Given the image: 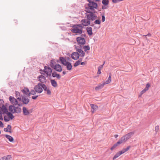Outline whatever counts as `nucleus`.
<instances>
[{
	"label": "nucleus",
	"mask_w": 160,
	"mask_h": 160,
	"mask_svg": "<svg viewBox=\"0 0 160 160\" xmlns=\"http://www.w3.org/2000/svg\"><path fill=\"white\" fill-rule=\"evenodd\" d=\"M134 134V132H131L126 134L125 135L122 136V138L124 139L123 140L125 142L131 138V137Z\"/></svg>",
	"instance_id": "423d86ee"
},
{
	"label": "nucleus",
	"mask_w": 160,
	"mask_h": 160,
	"mask_svg": "<svg viewBox=\"0 0 160 160\" xmlns=\"http://www.w3.org/2000/svg\"><path fill=\"white\" fill-rule=\"evenodd\" d=\"M86 30L89 36L92 35V28L90 27H88L86 28Z\"/></svg>",
	"instance_id": "6ab92c4d"
},
{
	"label": "nucleus",
	"mask_w": 160,
	"mask_h": 160,
	"mask_svg": "<svg viewBox=\"0 0 160 160\" xmlns=\"http://www.w3.org/2000/svg\"><path fill=\"white\" fill-rule=\"evenodd\" d=\"M102 3L105 5H107L109 3L108 0H102Z\"/></svg>",
	"instance_id": "e433bc0d"
},
{
	"label": "nucleus",
	"mask_w": 160,
	"mask_h": 160,
	"mask_svg": "<svg viewBox=\"0 0 160 160\" xmlns=\"http://www.w3.org/2000/svg\"><path fill=\"white\" fill-rule=\"evenodd\" d=\"M59 60L61 62V63L65 66L68 62H67V60L63 57H60Z\"/></svg>",
	"instance_id": "2eb2a0df"
},
{
	"label": "nucleus",
	"mask_w": 160,
	"mask_h": 160,
	"mask_svg": "<svg viewBox=\"0 0 160 160\" xmlns=\"http://www.w3.org/2000/svg\"><path fill=\"white\" fill-rule=\"evenodd\" d=\"M51 74L53 78L56 77L58 79H60L61 78L60 75L58 74L56 72H52Z\"/></svg>",
	"instance_id": "dca6fc26"
},
{
	"label": "nucleus",
	"mask_w": 160,
	"mask_h": 160,
	"mask_svg": "<svg viewBox=\"0 0 160 160\" xmlns=\"http://www.w3.org/2000/svg\"><path fill=\"white\" fill-rule=\"evenodd\" d=\"M82 58H80L79 60H78V61H79V62L80 63V62H81L82 60Z\"/></svg>",
	"instance_id": "052dcab7"
},
{
	"label": "nucleus",
	"mask_w": 160,
	"mask_h": 160,
	"mask_svg": "<svg viewBox=\"0 0 160 160\" xmlns=\"http://www.w3.org/2000/svg\"><path fill=\"white\" fill-rule=\"evenodd\" d=\"M7 114L8 116L9 119H10L11 120L12 119L14 118V116L11 112H8Z\"/></svg>",
	"instance_id": "2f4dec72"
},
{
	"label": "nucleus",
	"mask_w": 160,
	"mask_h": 160,
	"mask_svg": "<svg viewBox=\"0 0 160 160\" xmlns=\"http://www.w3.org/2000/svg\"><path fill=\"white\" fill-rule=\"evenodd\" d=\"M23 104V103H19L18 102V104L17 105H18V106H21Z\"/></svg>",
	"instance_id": "4d7b16f0"
},
{
	"label": "nucleus",
	"mask_w": 160,
	"mask_h": 160,
	"mask_svg": "<svg viewBox=\"0 0 160 160\" xmlns=\"http://www.w3.org/2000/svg\"><path fill=\"white\" fill-rule=\"evenodd\" d=\"M44 73L42 72L41 73L44 75H45L46 73L47 74V77L48 76H50L51 75V74L52 72V71L51 68L48 66H45L44 67V69L43 70H41Z\"/></svg>",
	"instance_id": "f03ea898"
},
{
	"label": "nucleus",
	"mask_w": 160,
	"mask_h": 160,
	"mask_svg": "<svg viewBox=\"0 0 160 160\" xmlns=\"http://www.w3.org/2000/svg\"><path fill=\"white\" fill-rule=\"evenodd\" d=\"M0 111L2 112V114H0L1 115L2 114L4 113H5L7 114L8 112V109L4 105L2 106V108H0Z\"/></svg>",
	"instance_id": "9b49d317"
},
{
	"label": "nucleus",
	"mask_w": 160,
	"mask_h": 160,
	"mask_svg": "<svg viewBox=\"0 0 160 160\" xmlns=\"http://www.w3.org/2000/svg\"><path fill=\"white\" fill-rule=\"evenodd\" d=\"M38 78V80L41 82L42 83H45L47 82L46 78L42 75L39 76Z\"/></svg>",
	"instance_id": "6e6552de"
},
{
	"label": "nucleus",
	"mask_w": 160,
	"mask_h": 160,
	"mask_svg": "<svg viewBox=\"0 0 160 160\" xmlns=\"http://www.w3.org/2000/svg\"><path fill=\"white\" fill-rule=\"evenodd\" d=\"M9 100L10 102L13 105H16L18 104V101L14 97L10 96L9 97Z\"/></svg>",
	"instance_id": "9d476101"
},
{
	"label": "nucleus",
	"mask_w": 160,
	"mask_h": 160,
	"mask_svg": "<svg viewBox=\"0 0 160 160\" xmlns=\"http://www.w3.org/2000/svg\"><path fill=\"white\" fill-rule=\"evenodd\" d=\"M11 156L10 155H8L6 156H4L2 158V160H9L11 158Z\"/></svg>",
	"instance_id": "7c9ffc66"
},
{
	"label": "nucleus",
	"mask_w": 160,
	"mask_h": 160,
	"mask_svg": "<svg viewBox=\"0 0 160 160\" xmlns=\"http://www.w3.org/2000/svg\"><path fill=\"white\" fill-rule=\"evenodd\" d=\"M82 47H83V48L84 49V51L85 52H86L87 50H88L90 49V47L88 45L82 46Z\"/></svg>",
	"instance_id": "4c0bfd02"
},
{
	"label": "nucleus",
	"mask_w": 160,
	"mask_h": 160,
	"mask_svg": "<svg viewBox=\"0 0 160 160\" xmlns=\"http://www.w3.org/2000/svg\"><path fill=\"white\" fill-rule=\"evenodd\" d=\"M85 62H81V65H85Z\"/></svg>",
	"instance_id": "e2e57ef3"
},
{
	"label": "nucleus",
	"mask_w": 160,
	"mask_h": 160,
	"mask_svg": "<svg viewBox=\"0 0 160 160\" xmlns=\"http://www.w3.org/2000/svg\"><path fill=\"white\" fill-rule=\"evenodd\" d=\"M124 139L122 138L120 139L116 143L117 144V145L118 146L119 145L123 142H125L123 140Z\"/></svg>",
	"instance_id": "c85d7f7f"
},
{
	"label": "nucleus",
	"mask_w": 160,
	"mask_h": 160,
	"mask_svg": "<svg viewBox=\"0 0 160 160\" xmlns=\"http://www.w3.org/2000/svg\"><path fill=\"white\" fill-rule=\"evenodd\" d=\"M150 86V85L149 83H148L146 84V87L145 88L147 89V90H148Z\"/></svg>",
	"instance_id": "09e8293b"
},
{
	"label": "nucleus",
	"mask_w": 160,
	"mask_h": 160,
	"mask_svg": "<svg viewBox=\"0 0 160 160\" xmlns=\"http://www.w3.org/2000/svg\"><path fill=\"white\" fill-rule=\"evenodd\" d=\"M4 120L5 122H8L10 120V119L8 116H5L4 117Z\"/></svg>",
	"instance_id": "58836bf2"
},
{
	"label": "nucleus",
	"mask_w": 160,
	"mask_h": 160,
	"mask_svg": "<svg viewBox=\"0 0 160 160\" xmlns=\"http://www.w3.org/2000/svg\"><path fill=\"white\" fill-rule=\"evenodd\" d=\"M0 127H3V124L2 123V122L1 121H0Z\"/></svg>",
	"instance_id": "13d9d810"
},
{
	"label": "nucleus",
	"mask_w": 160,
	"mask_h": 160,
	"mask_svg": "<svg viewBox=\"0 0 160 160\" xmlns=\"http://www.w3.org/2000/svg\"><path fill=\"white\" fill-rule=\"evenodd\" d=\"M82 33V31L81 29H78L76 33H78L81 34Z\"/></svg>",
	"instance_id": "de8ad7c7"
},
{
	"label": "nucleus",
	"mask_w": 160,
	"mask_h": 160,
	"mask_svg": "<svg viewBox=\"0 0 160 160\" xmlns=\"http://www.w3.org/2000/svg\"><path fill=\"white\" fill-rule=\"evenodd\" d=\"M17 99L19 101H22V98H21L18 97H17Z\"/></svg>",
	"instance_id": "6e6d98bb"
},
{
	"label": "nucleus",
	"mask_w": 160,
	"mask_h": 160,
	"mask_svg": "<svg viewBox=\"0 0 160 160\" xmlns=\"http://www.w3.org/2000/svg\"><path fill=\"white\" fill-rule=\"evenodd\" d=\"M22 92L24 94L28 96V93H29V90L27 88H24L23 89L21 90Z\"/></svg>",
	"instance_id": "412c9836"
},
{
	"label": "nucleus",
	"mask_w": 160,
	"mask_h": 160,
	"mask_svg": "<svg viewBox=\"0 0 160 160\" xmlns=\"http://www.w3.org/2000/svg\"><path fill=\"white\" fill-rule=\"evenodd\" d=\"M102 8L103 9H106L107 8H106V7L105 6H102Z\"/></svg>",
	"instance_id": "680f3d73"
},
{
	"label": "nucleus",
	"mask_w": 160,
	"mask_h": 160,
	"mask_svg": "<svg viewBox=\"0 0 160 160\" xmlns=\"http://www.w3.org/2000/svg\"><path fill=\"white\" fill-rule=\"evenodd\" d=\"M50 82L51 85L54 87H56L58 86L57 82L54 79H51Z\"/></svg>",
	"instance_id": "aec40b11"
},
{
	"label": "nucleus",
	"mask_w": 160,
	"mask_h": 160,
	"mask_svg": "<svg viewBox=\"0 0 160 160\" xmlns=\"http://www.w3.org/2000/svg\"><path fill=\"white\" fill-rule=\"evenodd\" d=\"M101 70H99V69H98V72H97L98 74H99L101 73Z\"/></svg>",
	"instance_id": "bf43d9fd"
},
{
	"label": "nucleus",
	"mask_w": 160,
	"mask_h": 160,
	"mask_svg": "<svg viewBox=\"0 0 160 160\" xmlns=\"http://www.w3.org/2000/svg\"><path fill=\"white\" fill-rule=\"evenodd\" d=\"M66 66L67 69L68 70H71L72 69V65L69 62H68L65 65Z\"/></svg>",
	"instance_id": "4be33fe9"
},
{
	"label": "nucleus",
	"mask_w": 160,
	"mask_h": 160,
	"mask_svg": "<svg viewBox=\"0 0 160 160\" xmlns=\"http://www.w3.org/2000/svg\"><path fill=\"white\" fill-rule=\"evenodd\" d=\"M0 119L1 120H3V119L2 116L0 115Z\"/></svg>",
	"instance_id": "69168bd1"
},
{
	"label": "nucleus",
	"mask_w": 160,
	"mask_h": 160,
	"mask_svg": "<svg viewBox=\"0 0 160 160\" xmlns=\"http://www.w3.org/2000/svg\"><path fill=\"white\" fill-rule=\"evenodd\" d=\"M105 84H106L104 82L102 84L100 85H99L97 86L95 88V90H99V89L102 88L104 86V85Z\"/></svg>",
	"instance_id": "b1692460"
},
{
	"label": "nucleus",
	"mask_w": 160,
	"mask_h": 160,
	"mask_svg": "<svg viewBox=\"0 0 160 160\" xmlns=\"http://www.w3.org/2000/svg\"><path fill=\"white\" fill-rule=\"evenodd\" d=\"M62 73L63 75H64L66 74V72L65 71H63Z\"/></svg>",
	"instance_id": "338daca9"
},
{
	"label": "nucleus",
	"mask_w": 160,
	"mask_h": 160,
	"mask_svg": "<svg viewBox=\"0 0 160 160\" xmlns=\"http://www.w3.org/2000/svg\"><path fill=\"white\" fill-rule=\"evenodd\" d=\"M151 34L150 33H148L147 35H146L145 36H151Z\"/></svg>",
	"instance_id": "0e129e2a"
},
{
	"label": "nucleus",
	"mask_w": 160,
	"mask_h": 160,
	"mask_svg": "<svg viewBox=\"0 0 160 160\" xmlns=\"http://www.w3.org/2000/svg\"><path fill=\"white\" fill-rule=\"evenodd\" d=\"M112 2L114 3H117L120 2L119 0H112Z\"/></svg>",
	"instance_id": "3c124183"
},
{
	"label": "nucleus",
	"mask_w": 160,
	"mask_h": 160,
	"mask_svg": "<svg viewBox=\"0 0 160 160\" xmlns=\"http://www.w3.org/2000/svg\"><path fill=\"white\" fill-rule=\"evenodd\" d=\"M118 146L117 145V144L115 143V144L111 148V150H113V149H114L115 148Z\"/></svg>",
	"instance_id": "a18cd8bd"
},
{
	"label": "nucleus",
	"mask_w": 160,
	"mask_h": 160,
	"mask_svg": "<svg viewBox=\"0 0 160 160\" xmlns=\"http://www.w3.org/2000/svg\"><path fill=\"white\" fill-rule=\"evenodd\" d=\"M94 23L95 24H100L101 23V21L99 19H97L95 20Z\"/></svg>",
	"instance_id": "a19ab883"
},
{
	"label": "nucleus",
	"mask_w": 160,
	"mask_h": 160,
	"mask_svg": "<svg viewBox=\"0 0 160 160\" xmlns=\"http://www.w3.org/2000/svg\"><path fill=\"white\" fill-rule=\"evenodd\" d=\"M47 92V94L48 95H50L51 94V92L50 90L48 89V90L46 91Z\"/></svg>",
	"instance_id": "49530a36"
},
{
	"label": "nucleus",
	"mask_w": 160,
	"mask_h": 160,
	"mask_svg": "<svg viewBox=\"0 0 160 160\" xmlns=\"http://www.w3.org/2000/svg\"><path fill=\"white\" fill-rule=\"evenodd\" d=\"M5 137L7 139H8L9 140L10 142H12L13 141V138L11 136H10L9 135H5Z\"/></svg>",
	"instance_id": "cd10ccee"
},
{
	"label": "nucleus",
	"mask_w": 160,
	"mask_h": 160,
	"mask_svg": "<svg viewBox=\"0 0 160 160\" xmlns=\"http://www.w3.org/2000/svg\"><path fill=\"white\" fill-rule=\"evenodd\" d=\"M42 88H43L45 91H46L48 90V88L44 84L42 83Z\"/></svg>",
	"instance_id": "ea45409f"
},
{
	"label": "nucleus",
	"mask_w": 160,
	"mask_h": 160,
	"mask_svg": "<svg viewBox=\"0 0 160 160\" xmlns=\"http://www.w3.org/2000/svg\"><path fill=\"white\" fill-rule=\"evenodd\" d=\"M81 22L83 26H87L90 25V22L88 19H83L81 21Z\"/></svg>",
	"instance_id": "0eeeda50"
},
{
	"label": "nucleus",
	"mask_w": 160,
	"mask_h": 160,
	"mask_svg": "<svg viewBox=\"0 0 160 160\" xmlns=\"http://www.w3.org/2000/svg\"><path fill=\"white\" fill-rule=\"evenodd\" d=\"M75 48L76 49V51H77V52L79 53L80 56L81 57H83L84 56L85 53L81 49L82 48V46L79 45L78 46H76Z\"/></svg>",
	"instance_id": "39448f33"
},
{
	"label": "nucleus",
	"mask_w": 160,
	"mask_h": 160,
	"mask_svg": "<svg viewBox=\"0 0 160 160\" xmlns=\"http://www.w3.org/2000/svg\"><path fill=\"white\" fill-rule=\"evenodd\" d=\"M87 0L89 2L88 4V7L86 8L87 9V12L88 13H95V9L97 8V4L92 0Z\"/></svg>",
	"instance_id": "f257e3e1"
},
{
	"label": "nucleus",
	"mask_w": 160,
	"mask_h": 160,
	"mask_svg": "<svg viewBox=\"0 0 160 160\" xmlns=\"http://www.w3.org/2000/svg\"><path fill=\"white\" fill-rule=\"evenodd\" d=\"M42 83L39 82L34 87V89H35L37 92L41 93L42 92Z\"/></svg>",
	"instance_id": "7ed1b4c3"
},
{
	"label": "nucleus",
	"mask_w": 160,
	"mask_h": 160,
	"mask_svg": "<svg viewBox=\"0 0 160 160\" xmlns=\"http://www.w3.org/2000/svg\"><path fill=\"white\" fill-rule=\"evenodd\" d=\"M77 40L78 44L84 45L85 43V40L84 38L78 37L77 38Z\"/></svg>",
	"instance_id": "1a4fd4ad"
},
{
	"label": "nucleus",
	"mask_w": 160,
	"mask_h": 160,
	"mask_svg": "<svg viewBox=\"0 0 160 160\" xmlns=\"http://www.w3.org/2000/svg\"><path fill=\"white\" fill-rule=\"evenodd\" d=\"M21 109L19 107H17L16 108L15 111V113H19L21 112Z\"/></svg>",
	"instance_id": "f704fd0d"
},
{
	"label": "nucleus",
	"mask_w": 160,
	"mask_h": 160,
	"mask_svg": "<svg viewBox=\"0 0 160 160\" xmlns=\"http://www.w3.org/2000/svg\"><path fill=\"white\" fill-rule=\"evenodd\" d=\"M147 90L145 88L142 91L140 92V95H142L143 93H145Z\"/></svg>",
	"instance_id": "37998d69"
},
{
	"label": "nucleus",
	"mask_w": 160,
	"mask_h": 160,
	"mask_svg": "<svg viewBox=\"0 0 160 160\" xmlns=\"http://www.w3.org/2000/svg\"><path fill=\"white\" fill-rule=\"evenodd\" d=\"M15 94H16V96L17 97H19V96H20V93L18 92V91H16L15 92Z\"/></svg>",
	"instance_id": "c03bdc74"
},
{
	"label": "nucleus",
	"mask_w": 160,
	"mask_h": 160,
	"mask_svg": "<svg viewBox=\"0 0 160 160\" xmlns=\"http://www.w3.org/2000/svg\"><path fill=\"white\" fill-rule=\"evenodd\" d=\"M73 28L71 30L72 32L73 33H76L78 29V28L77 26L76 25H74L73 26Z\"/></svg>",
	"instance_id": "5701e85b"
},
{
	"label": "nucleus",
	"mask_w": 160,
	"mask_h": 160,
	"mask_svg": "<svg viewBox=\"0 0 160 160\" xmlns=\"http://www.w3.org/2000/svg\"><path fill=\"white\" fill-rule=\"evenodd\" d=\"M103 66V65H101L98 67V69L101 70Z\"/></svg>",
	"instance_id": "5fc2aeb1"
},
{
	"label": "nucleus",
	"mask_w": 160,
	"mask_h": 160,
	"mask_svg": "<svg viewBox=\"0 0 160 160\" xmlns=\"http://www.w3.org/2000/svg\"><path fill=\"white\" fill-rule=\"evenodd\" d=\"M95 13H89V14L86 15V17L89 21L95 20L97 18V16L94 14Z\"/></svg>",
	"instance_id": "20e7f679"
},
{
	"label": "nucleus",
	"mask_w": 160,
	"mask_h": 160,
	"mask_svg": "<svg viewBox=\"0 0 160 160\" xmlns=\"http://www.w3.org/2000/svg\"><path fill=\"white\" fill-rule=\"evenodd\" d=\"M53 68L55 70L58 72H61L62 70L61 66L59 64H56Z\"/></svg>",
	"instance_id": "4468645a"
},
{
	"label": "nucleus",
	"mask_w": 160,
	"mask_h": 160,
	"mask_svg": "<svg viewBox=\"0 0 160 160\" xmlns=\"http://www.w3.org/2000/svg\"><path fill=\"white\" fill-rule=\"evenodd\" d=\"M56 63L55 62L54 60H51L50 62V66L52 68H53L56 64H55Z\"/></svg>",
	"instance_id": "c756f323"
},
{
	"label": "nucleus",
	"mask_w": 160,
	"mask_h": 160,
	"mask_svg": "<svg viewBox=\"0 0 160 160\" xmlns=\"http://www.w3.org/2000/svg\"><path fill=\"white\" fill-rule=\"evenodd\" d=\"M38 96V95H37V96H32V99H34V100H35L37 98Z\"/></svg>",
	"instance_id": "864d4df0"
},
{
	"label": "nucleus",
	"mask_w": 160,
	"mask_h": 160,
	"mask_svg": "<svg viewBox=\"0 0 160 160\" xmlns=\"http://www.w3.org/2000/svg\"><path fill=\"white\" fill-rule=\"evenodd\" d=\"M36 92H37L34 89H31L30 90V91L29 92V93H28V96H29L30 94L34 95L36 94Z\"/></svg>",
	"instance_id": "bb28decb"
},
{
	"label": "nucleus",
	"mask_w": 160,
	"mask_h": 160,
	"mask_svg": "<svg viewBox=\"0 0 160 160\" xmlns=\"http://www.w3.org/2000/svg\"><path fill=\"white\" fill-rule=\"evenodd\" d=\"M111 81V75L110 74L109 76L108 79L105 82V83L106 84H108L110 83Z\"/></svg>",
	"instance_id": "c9c22d12"
},
{
	"label": "nucleus",
	"mask_w": 160,
	"mask_h": 160,
	"mask_svg": "<svg viewBox=\"0 0 160 160\" xmlns=\"http://www.w3.org/2000/svg\"><path fill=\"white\" fill-rule=\"evenodd\" d=\"M22 111L23 114L25 115H29L30 112L29 111L27 110L26 107H23L22 108Z\"/></svg>",
	"instance_id": "a211bd4d"
},
{
	"label": "nucleus",
	"mask_w": 160,
	"mask_h": 160,
	"mask_svg": "<svg viewBox=\"0 0 160 160\" xmlns=\"http://www.w3.org/2000/svg\"><path fill=\"white\" fill-rule=\"evenodd\" d=\"M155 130L156 132H157L159 130V127L158 126H156L155 128Z\"/></svg>",
	"instance_id": "603ef678"
},
{
	"label": "nucleus",
	"mask_w": 160,
	"mask_h": 160,
	"mask_svg": "<svg viewBox=\"0 0 160 160\" xmlns=\"http://www.w3.org/2000/svg\"><path fill=\"white\" fill-rule=\"evenodd\" d=\"M80 55L78 52H73L71 55L72 58L74 60H77L78 59Z\"/></svg>",
	"instance_id": "f8f14e48"
},
{
	"label": "nucleus",
	"mask_w": 160,
	"mask_h": 160,
	"mask_svg": "<svg viewBox=\"0 0 160 160\" xmlns=\"http://www.w3.org/2000/svg\"><path fill=\"white\" fill-rule=\"evenodd\" d=\"M90 105L92 108L93 109V111H92L93 112H94V110H95L98 108V107L95 105L91 104Z\"/></svg>",
	"instance_id": "72a5a7b5"
},
{
	"label": "nucleus",
	"mask_w": 160,
	"mask_h": 160,
	"mask_svg": "<svg viewBox=\"0 0 160 160\" xmlns=\"http://www.w3.org/2000/svg\"><path fill=\"white\" fill-rule=\"evenodd\" d=\"M118 135H117V134H116L114 135V137L115 138H117L118 137Z\"/></svg>",
	"instance_id": "774afa93"
},
{
	"label": "nucleus",
	"mask_w": 160,
	"mask_h": 160,
	"mask_svg": "<svg viewBox=\"0 0 160 160\" xmlns=\"http://www.w3.org/2000/svg\"><path fill=\"white\" fill-rule=\"evenodd\" d=\"M11 126L9 125H8L7 128H4V129L3 130L5 132H11L10 131L8 130V129L9 130H11Z\"/></svg>",
	"instance_id": "a878e982"
},
{
	"label": "nucleus",
	"mask_w": 160,
	"mask_h": 160,
	"mask_svg": "<svg viewBox=\"0 0 160 160\" xmlns=\"http://www.w3.org/2000/svg\"><path fill=\"white\" fill-rule=\"evenodd\" d=\"M80 64L79 61H77L74 64V67H76L79 65Z\"/></svg>",
	"instance_id": "79ce46f5"
},
{
	"label": "nucleus",
	"mask_w": 160,
	"mask_h": 160,
	"mask_svg": "<svg viewBox=\"0 0 160 160\" xmlns=\"http://www.w3.org/2000/svg\"><path fill=\"white\" fill-rule=\"evenodd\" d=\"M16 107L12 105H10L9 107V110L12 113H15V109Z\"/></svg>",
	"instance_id": "f3484780"
},
{
	"label": "nucleus",
	"mask_w": 160,
	"mask_h": 160,
	"mask_svg": "<svg viewBox=\"0 0 160 160\" xmlns=\"http://www.w3.org/2000/svg\"><path fill=\"white\" fill-rule=\"evenodd\" d=\"M105 17L104 16V15H103L102 16V22H104L105 21Z\"/></svg>",
	"instance_id": "8fccbe9b"
},
{
	"label": "nucleus",
	"mask_w": 160,
	"mask_h": 160,
	"mask_svg": "<svg viewBox=\"0 0 160 160\" xmlns=\"http://www.w3.org/2000/svg\"><path fill=\"white\" fill-rule=\"evenodd\" d=\"M130 146H128L126 148H123L122 150L120 151V152H121L122 154L127 151L130 149Z\"/></svg>",
	"instance_id": "393cba45"
},
{
	"label": "nucleus",
	"mask_w": 160,
	"mask_h": 160,
	"mask_svg": "<svg viewBox=\"0 0 160 160\" xmlns=\"http://www.w3.org/2000/svg\"><path fill=\"white\" fill-rule=\"evenodd\" d=\"M29 99L27 97L25 96H23L22 97V102L23 104H27L29 102Z\"/></svg>",
	"instance_id": "ddd939ff"
},
{
	"label": "nucleus",
	"mask_w": 160,
	"mask_h": 160,
	"mask_svg": "<svg viewBox=\"0 0 160 160\" xmlns=\"http://www.w3.org/2000/svg\"><path fill=\"white\" fill-rule=\"evenodd\" d=\"M121 154H122V153H121V152H120L119 151L118 152H117L114 156V157L113 158V160L115 159H116L117 158H118L119 156H120Z\"/></svg>",
	"instance_id": "473e14b6"
}]
</instances>
